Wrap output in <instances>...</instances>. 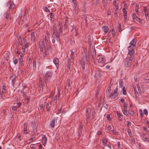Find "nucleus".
<instances>
[{"label": "nucleus", "mask_w": 149, "mask_h": 149, "mask_svg": "<svg viewBox=\"0 0 149 149\" xmlns=\"http://www.w3.org/2000/svg\"><path fill=\"white\" fill-rule=\"evenodd\" d=\"M35 144H32V145H30V147L32 149L33 148L35 147Z\"/></svg>", "instance_id": "61"}, {"label": "nucleus", "mask_w": 149, "mask_h": 149, "mask_svg": "<svg viewBox=\"0 0 149 149\" xmlns=\"http://www.w3.org/2000/svg\"><path fill=\"white\" fill-rule=\"evenodd\" d=\"M70 51L71 52V54L70 55L71 58L74 59V52H73V51L72 50H70Z\"/></svg>", "instance_id": "25"}, {"label": "nucleus", "mask_w": 149, "mask_h": 149, "mask_svg": "<svg viewBox=\"0 0 149 149\" xmlns=\"http://www.w3.org/2000/svg\"><path fill=\"white\" fill-rule=\"evenodd\" d=\"M53 75L52 72L51 71H47L45 75V79L47 81H49L51 79Z\"/></svg>", "instance_id": "4"}, {"label": "nucleus", "mask_w": 149, "mask_h": 149, "mask_svg": "<svg viewBox=\"0 0 149 149\" xmlns=\"http://www.w3.org/2000/svg\"><path fill=\"white\" fill-rule=\"evenodd\" d=\"M135 20L139 22L140 23L142 24L143 22V21L141 19H140L139 18L137 17Z\"/></svg>", "instance_id": "30"}, {"label": "nucleus", "mask_w": 149, "mask_h": 149, "mask_svg": "<svg viewBox=\"0 0 149 149\" xmlns=\"http://www.w3.org/2000/svg\"><path fill=\"white\" fill-rule=\"evenodd\" d=\"M84 19L85 20L86 25H88V21H87V16L86 15H84Z\"/></svg>", "instance_id": "26"}, {"label": "nucleus", "mask_w": 149, "mask_h": 149, "mask_svg": "<svg viewBox=\"0 0 149 149\" xmlns=\"http://www.w3.org/2000/svg\"><path fill=\"white\" fill-rule=\"evenodd\" d=\"M132 18L135 19L138 17L136 15L134 14H132Z\"/></svg>", "instance_id": "44"}, {"label": "nucleus", "mask_w": 149, "mask_h": 149, "mask_svg": "<svg viewBox=\"0 0 149 149\" xmlns=\"http://www.w3.org/2000/svg\"><path fill=\"white\" fill-rule=\"evenodd\" d=\"M127 131H128V133L129 135L130 136V137H132V133L131 132L130 130H128Z\"/></svg>", "instance_id": "39"}, {"label": "nucleus", "mask_w": 149, "mask_h": 149, "mask_svg": "<svg viewBox=\"0 0 149 149\" xmlns=\"http://www.w3.org/2000/svg\"><path fill=\"white\" fill-rule=\"evenodd\" d=\"M17 108L15 106H13L12 108V109L13 110H14L16 111Z\"/></svg>", "instance_id": "64"}, {"label": "nucleus", "mask_w": 149, "mask_h": 149, "mask_svg": "<svg viewBox=\"0 0 149 149\" xmlns=\"http://www.w3.org/2000/svg\"><path fill=\"white\" fill-rule=\"evenodd\" d=\"M123 81L122 79H121L119 81V85L120 87H123Z\"/></svg>", "instance_id": "31"}, {"label": "nucleus", "mask_w": 149, "mask_h": 149, "mask_svg": "<svg viewBox=\"0 0 149 149\" xmlns=\"http://www.w3.org/2000/svg\"><path fill=\"white\" fill-rule=\"evenodd\" d=\"M46 107L47 111H48L50 107L48 103H47L46 104Z\"/></svg>", "instance_id": "37"}, {"label": "nucleus", "mask_w": 149, "mask_h": 149, "mask_svg": "<svg viewBox=\"0 0 149 149\" xmlns=\"http://www.w3.org/2000/svg\"><path fill=\"white\" fill-rule=\"evenodd\" d=\"M139 5L138 3L136 4V5H135V8H139Z\"/></svg>", "instance_id": "62"}, {"label": "nucleus", "mask_w": 149, "mask_h": 149, "mask_svg": "<svg viewBox=\"0 0 149 149\" xmlns=\"http://www.w3.org/2000/svg\"><path fill=\"white\" fill-rule=\"evenodd\" d=\"M31 126L33 127V128H34V130H37V128H35V127H36V125L35 124V123L34 122V121H32L31 122Z\"/></svg>", "instance_id": "23"}, {"label": "nucleus", "mask_w": 149, "mask_h": 149, "mask_svg": "<svg viewBox=\"0 0 149 149\" xmlns=\"http://www.w3.org/2000/svg\"><path fill=\"white\" fill-rule=\"evenodd\" d=\"M145 15L146 16V19H147V20H148L149 19V13L147 14H145Z\"/></svg>", "instance_id": "48"}, {"label": "nucleus", "mask_w": 149, "mask_h": 149, "mask_svg": "<svg viewBox=\"0 0 149 149\" xmlns=\"http://www.w3.org/2000/svg\"><path fill=\"white\" fill-rule=\"evenodd\" d=\"M143 113L144 114H145L146 115H147L148 114V111L147 109H145L143 110Z\"/></svg>", "instance_id": "42"}, {"label": "nucleus", "mask_w": 149, "mask_h": 149, "mask_svg": "<svg viewBox=\"0 0 149 149\" xmlns=\"http://www.w3.org/2000/svg\"><path fill=\"white\" fill-rule=\"evenodd\" d=\"M102 133V132L100 131H98L97 132V134L98 135H100Z\"/></svg>", "instance_id": "60"}, {"label": "nucleus", "mask_w": 149, "mask_h": 149, "mask_svg": "<svg viewBox=\"0 0 149 149\" xmlns=\"http://www.w3.org/2000/svg\"><path fill=\"white\" fill-rule=\"evenodd\" d=\"M19 61L21 63L23 61V59L22 58V57H21L19 59Z\"/></svg>", "instance_id": "55"}, {"label": "nucleus", "mask_w": 149, "mask_h": 149, "mask_svg": "<svg viewBox=\"0 0 149 149\" xmlns=\"http://www.w3.org/2000/svg\"><path fill=\"white\" fill-rule=\"evenodd\" d=\"M42 84V83L41 82V83H40V85H39V87L40 88V89H41V88H43V85Z\"/></svg>", "instance_id": "58"}, {"label": "nucleus", "mask_w": 149, "mask_h": 149, "mask_svg": "<svg viewBox=\"0 0 149 149\" xmlns=\"http://www.w3.org/2000/svg\"><path fill=\"white\" fill-rule=\"evenodd\" d=\"M28 124L26 123L24 124V132L25 134L27 133V127Z\"/></svg>", "instance_id": "15"}, {"label": "nucleus", "mask_w": 149, "mask_h": 149, "mask_svg": "<svg viewBox=\"0 0 149 149\" xmlns=\"http://www.w3.org/2000/svg\"><path fill=\"white\" fill-rule=\"evenodd\" d=\"M50 125L51 127H54L55 125V120H52L50 123Z\"/></svg>", "instance_id": "21"}, {"label": "nucleus", "mask_w": 149, "mask_h": 149, "mask_svg": "<svg viewBox=\"0 0 149 149\" xmlns=\"http://www.w3.org/2000/svg\"><path fill=\"white\" fill-rule=\"evenodd\" d=\"M137 42V39L136 38L133 39L130 43V45L135 46V45Z\"/></svg>", "instance_id": "10"}, {"label": "nucleus", "mask_w": 149, "mask_h": 149, "mask_svg": "<svg viewBox=\"0 0 149 149\" xmlns=\"http://www.w3.org/2000/svg\"><path fill=\"white\" fill-rule=\"evenodd\" d=\"M59 26L60 27L59 29V31H60V32L62 33V29L63 28L62 27V25L61 24H60L59 25Z\"/></svg>", "instance_id": "35"}, {"label": "nucleus", "mask_w": 149, "mask_h": 149, "mask_svg": "<svg viewBox=\"0 0 149 149\" xmlns=\"http://www.w3.org/2000/svg\"><path fill=\"white\" fill-rule=\"evenodd\" d=\"M135 46L130 45L128 47V55L129 56H134L133 55L135 52L134 49Z\"/></svg>", "instance_id": "2"}, {"label": "nucleus", "mask_w": 149, "mask_h": 149, "mask_svg": "<svg viewBox=\"0 0 149 149\" xmlns=\"http://www.w3.org/2000/svg\"><path fill=\"white\" fill-rule=\"evenodd\" d=\"M45 46L43 45H42L41 46H40L39 48L40 49V52L42 53L43 52V49L44 48Z\"/></svg>", "instance_id": "27"}, {"label": "nucleus", "mask_w": 149, "mask_h": 149, "mask_svg": "<svg viewBox=\"0 0 149 149\" xmlns=\"http://www.w3.org/2000/svg\"><path fill=\"white\" fill-rule=\"evenodd\" d=\"M18 62V60L17 58H15L13 60V63L15 64H16Z\"/></svg>", "instance_id": "45"}, {"label": "nucleus", "mask_w": 149, "mask_h": 149, "mask_svg": "<svg viewBox=\"0 0 149 149\" xmlns=\"http://www.w3.org/2000/svg\"><path fill=\"white\" fill-rule=\"evenodd\" d=\"M134 58L135 56H128V58L125 62V66L127 67H128L131 66L132 61L134 59Z\"/></svg>", "instance_id": "1"}, {"label": "nucleus", "mask_w": 149, "mask_h": 149, "mask_svg": "<svg viewBox=\"0 0 149 149\" xmlns=\"http://www.w3.org/2000/svg\"><path fill=\"white\" fill-rule=\"evenodd\" d=\"M115 6V8H114V9L115 10V11H116L118 9V4H116L114 5Z\"/></svg>", "instance_id": "33"}, {"label": "nucleus", "mask_w": 149, "mask_h": 149, "mask_svg": "<svg viewBox=\"0 0 149 149\" xmlns=\"http://www.w3.org/2000/svg\"><path fill=\"white\" fill-rule=\"evenodd\" d=\"M91 112V109L90 108H87L86 111V116L87 118V123L89 122V118L90 117L89 113Z\"/></svg>", "instance_id": "5"}, {"label": "nucleus", "mask_w": 149, "mask_h": 149, "mask_svg": "<svg viewBox=\"0 0 149 149\" xmlns=\"http://www.w3.org/2000/svg\"><path fill=\"white\" fill-rule=\"evenodd\" d=\"M107 129L108 130H111L112 131V125H108V126L107 127Z\"/></svg>", "instance_id": "47"}, {"label": "nucleus", "mask_w": 149, "mask_h": 149, "mask_svg": "<svg viewBox=\"0 0 149 149\" xmlns=\"http://www.w3.org/2000/svg\"><path fill=\"white\" fill-rule=\"evenodd\" d=\"M60 33L59 32H57L56 33V37L57 38V40H58V38L59 37Z\"/></svg>", "instance_id": "36"}, {"label": "nucleus", "mask_w": 149, "mask_h": 149, "mask_svg": "<svg viewBox=\"0 0 149 149\" xmlns=\"http://www.w3.org/2000/svg\"><path fill=\"white\" fill-rule=\"evenodd\" d=\"M143 11L144 12L145 14H148V8L146 6L143 7Z\"/></svg>", "instance_id": "22"}, {"label": "nucleus", "mask_w": 149, "mask_h": 149, "mask_svg": "<svg viewBox=\"0 0 149 149\" xmlns=\"http://www.w3.org/2000/svg\"><path fill=\"white\" fill-rule=\"evenodd\" d=\"M123 95H125L126 94V89L125 87L123 88Z\"/></svg>", "instance_id": "34"}, {"label": "nucleus", "mask_w": 149, "mask_h": 149, "mask_svg": "<svg viewBox=\"0 0 149 149\" xmlns=\"http://www.w3.org/2000/svg\"><path fill=\"white\" fill-rule=\"evenodd\" d=\"M111 34L112 35V36L113 37L115 36V31L113 29H112L111 31Z\"/></svg>", "instance_id": "40"}, {"label": "nucleus", "mask_w": 149, "mask_h": 149, "mask_svg": "<svg viewBox=\"0 0 149 149\" xmlns=\"http://www.w3.org/2000/svg\"><path fill=\"white\" fill-rule=\"evenodd\" d=\"M134 90V94L135 95V96L136 97H137L138 96V94L136 91V90H135V89Z\"/></svg>", "instance_id": "43"}, {"label": "nucleus", "mask_w": 149, "mask_h": 149, "mask_svg": "<svg viewBox=\"0 0 149 149\" xmlns=\"http://www.w3.org/2000/svg\"><path fill=\"white\" fill-rule=\"evenodd\" d=\"M139 112L141 116V117H143V113L142 110L141 109H140L139 110Z\"/></svg>", "instance_id": "41"}, {"label": "nucleus", "mask_w": 149, "mask_h": 149, "mask_svg": "<svg viewBox=\"0 0 149 149\" xmlns=\"http://www.w3.org/2000/svg\"><path fill=\"white\" fill-rule=\"evenodd\" d=\"M40 108L41 110H42L43 109V104H41L40 106Z\"/></svg>", "instance_id": "59"}, {"label": "nucleus", "mask_w": 149, "mask_h": 149, "mask_svg": "<svg viewBox=\"0 0 149 149\" xmlns=\"http://www.w3.org/2000/svg\"><path fill=\"white\" fill-rule=\"evenodd\" d=\"M117 115L119 120H122L123 119V116L122 115L118 112H117Z\"/></svg>", "instance_id": "13"}, {"label": "nucleus", "mask_w": 149, "mask_h": 149, "mask_svg": "<svg viewBox=\"0 0 149 149\" xmlns=\"http://www.w3.org/2000/svg\"><path fill=\"white\" fill-rule=\"evenodd\" d=\"M44 10H45L47 12H49L50 11L49 9L47 8L46 7H45L44 8Z\"/></svg>", "instance_id": "50"}, {"label": "nucleus", "mask_w": 149, "mask_h": 149, "mask_svg": "<svg viewBox=\"0 0 149 149\" xmlns=\"http://www.w3.org/2000/svg\"><path fill=\"white\" fill-rule=\"evenodd\" d=\"M102 145L105 146L106 145L107 142V139L106 138H104L102 139Z\"/></svg>", "instance_id": "19"}, {"label": "nucleus", "mask_w": 149, "mask_h": 149, "mask_svg": "<svg viewBox=\"0 0 149 149\" xmlns=\"http://www.w3.org/2000/svg\"><path fill=\"white\" fill-rule=\"evenodd\" d=\"M18 42L21 45H22V40L21 36L20 35H17V36Z\"/></svg>", "instance_id": "14"}, {"label": "nucleus", "mask_w": 149, "mask_h": 149, "mask_svg": "<svg viewBox=\"0 0 149 149\" xmlns=\"http://www.w3.org/2000/svg\"><path fill=\"white\" fill-rule=\"evenodd\" d=\"M6 87L5 86H3L2 87V92L3 93H5L6 92Z\"/></svg>", "instance_id": "28"}, {"label": "nucleus", "mask_w": 149, "mask_h": 149, "mask_svg": "<svg viewBox=\"0 0 149 149\" xmlns=\"http://www.w3.org/2000/svg\"><path fill=\"white\" fill-rule=\"evenodd\" d=\"M17 54H19L20 56V57H22L23 56V54L21 52V51H17Z\"/></svg>", "instance_id": "38"}, {"label": "nucleus", "mask_w": 149, "mask_h": 149, "mask_svg": "<svg viewBox=\"0 0 149 149\" xmlns=\"http://www.w3.org/2000/svg\"><path fill=\"white\" fill-rule=\"evenodd\" d=\"M7 6L10 9L13 8L14 7V4L12 1L8 2L7 3Z\"/></svg>", "instance_id": "8"}, {"label": "nucleus", "mask_w": 149, "mask_h": 149, "mask_svg": "<svg viewBox=\"0 0 149 149\" xmlns=\"http://www.w3.org/2000/svg\"><path fill=\"white\" fill-rule=\"evenodd\" d=\"M102 29L105 33H106L108 31L109 28L107 26H104L102 27Z\"/></svg>", "instance_id": "12"}, {"label": "nucleus", "mask_w": 149, "mask_h": 149, "mask_svg": "<svg viewBox=\"0 0 149 149\" xmlns=\"http://www.w3.org/2000/svg\"><path fill=\"white\" fill-rule=\"evenodd\" d=\"M40 136H39V137ZM42 139V143L44 146H45L47 143V139L46 135H42L40 136Z\"/></svg>", "instance_id": "7"}, {"label": "nucleus", "mask_w": 149, "mask_h": 149, "mask_svg": "<svg viewBox=\"0 0 149 149\" xmlns=\"http://www.w3.org/2000/svg\"><path fill=\"white\" fill-rule=\"evenodd\" d=\"M118 94L116 92V90H114L111 93V97L113 99H115L117 98Z\"/></svg>", "instance_id": "6"}, {"label": "nucleus", "mask_w": 149, "mask_h": 149, "mask_svg": "<svg viewBox=\"0 0 149 149\" xmlns=\"http://www.w3.org/2000/svg\"><path fill=\"white\" fill-rule=\"evenodd\" d=\"M112 131V132L114 134L117 135L118 134V132H117L115 131L114 130H113Z\"/></svg>", "instance_id": "57"}, {"label": "nucleus", "mask_w": 149, "mask_h": 149, "mask_svg": "<svg viewBox=\"0 0 149 149\" xmlns=\"http://www.w3.org/2000/svg\"><path fill=\"white\" fill-rule=\"evenodd\" d=\"M106 117H107V119H108L109 121H110L111 120V118L110 117V116L109 115H107V116Z\"/></svg>", "instance_id": "46"}, {"label": "nucleus", "mask_w": 149, "mask_h": 149, "mask_svg": "<svg viewBox=\"0 0 149 149\" xmlns=\"http://www.w3.org/2000/svg\"><path fill=\"white\" fill-rule=\"evenodd\" d=\"M130 114H131L132 116H133L134 114V111H131L130 112H129V113Z\"/></svg>", "instance_id": "54"}, {"label": "nucleus", "mask_w": 149, "mask_h": 149, "mask_svg": "<svg viewBox=\"0 0 149 149\" xmlns=\"http://www.w3.org/2000/svg\"><path fill=\"white\" fill-rule=\"evenodd\" d=\"M143 130L146 131V132L147 134H148L149 133V130L148 129V128L146 127H143Z\"/></svg>", "instance_id": "32"}, {"label": "nucleus", "mask_w": 149, "mask_h": 149, "mask_svg": "<svg viewBox=\"0 0 149 149\" xmlns=\"http://www.w3.org/2000/svg\"><path fill=\"white\" fill-rule=\"evenodd\" d=\"M142 139L144 141L146 142H149V139L145 135L143 136V138Z\"/></svg>", "instance_id": "17"}, {"label": "nucleus", "mask_w": 149, "mask_h": 149, "mask_svg": "<svg viewBox=\"0 0 149 149\" xmlns=\"http://www.w3.org/2000/svg\"><path fill=\"white\" fill-rule=\"evenodd\" d=\"M53 62L57 68L58 67L59 59L55 57L53 59Z\"/></svg>", "instance_id": "9"}, {"label": "nucleus", "mask_w": 149, "mask_h": 149, "mask_svg": "<svg viewBox=\"0 0 149 149\" xmlns=\"http://www.w3.org/2000/svg\"><path fill=\"white\" fill-rule=\"evenodd\" d=\"M144 80L145 82L146 83H149V79H144Z\"/></svg>", "instance_id": "51"}, {"label": "nucleus", "mask_w": 149, "mask_h": 149, "mask_svg": "<svg viewBox=\"0 0 149 149\" xmlns=\"http://www.w3.org/2000/svg\"><path fill=\"white\" fill-rule=\"evenodd\" d=\"M3 93L2 92L1 93H0V96H1V98L2 99H3Z\"/></svg>", "instance_id": "63"}, {"label": "nucleus", "mask_w": 149, "mask_h": 149, "mask_svg": "<svg viewBox=\"0 0 149 149\" xmlns=\"http://www.w3.org/2000/svg\"><path fill=\"white\" fill-rule=\"evenodd\" d=\"M31 39L32 41H34L35 39V37L34 32H33L31 34Z\"/></svg>", "instance_id": "20"}, {"label": "nucleus", "mask_w": 149, "mask_h": 149, "mask_svg": "<svg viewBox=\"0 0 149 149\" xmlns=\"http://www.w3.org/2000/svg\"><path fill=\"white\" fill-rule=\"evenodd\" d=\"M33 70H35L36 71V61L35 60H33Z\"/></svg>", "instance_id": "16"}, {"label": "nucleus", "mask_w": 149, "mask_h": 149, "mask_svg": "<svg viewBox=\"0 0 149 149\" xmlns=\"http://www.w3.org/2000/svg\"><path fill=\"white\" fill-rule=\"evenodd\" d=\"M117 147L118 148H120V143L119 142H118L117 143Z\"/></svg>", "instance_id": "52"}, {"label": "nucleus", "mask_w": 149, "mask_h": 149, "mask_svg": "<svg viewBox=\"0 0 149 149\" xmlns=\"http://www.w3.org/2000/svg\"><path fill=\"white\" fill-rule=\"evenodd\" d=\"M122 11L123 13V16L125 19H126L127 18V11L125 8H123L122 9Z\"/></svg>", "instance_id": "11"}, {"label": "nucleus", "mask_w": 149, "mask_h": 149, "mask_svg": "<svg viewBox=\"0 0 149 149\" xmlns=\"http://www.w3.org/2000/svg\"><path fill=\"white\" fill-rule=\"evenodd\" d=\"M68 18L66 19H65V23L64 24V29H67V26H68L67 23H68Z\"/></svg>", "instance_id": "18"}, {"label": "nucleus", "mask_w": 149, "mask_h": 149, "mask_svg": "<svg viewBox=\"0 0 149 149\" xmlns=\"http://www.w3.org/2000/svg\"><path fill=\"white\" fill-rule=\"evenodd\" d=\"M120 101L124 103V102H125V100L123 98H121L120 100Z\"/></svg>", "instance_id": "56"}, {"label": "nucleus", "mask_w": 149, "mask_h": 149, "mask_svg": "<svg viewBox=\"0 0 149 149\" xmlns=\"http://www.w3.org/2000/svg\"><path fill=\"white\" fill-rule=\"evenodd\" d=\"M127 125L128 127H130L131 125V123L130 122L127 121Z\"/></svg>", "instance_id": "53"}, {"label": "nucleus", "mask_w": 149, "mask_h": 149, "mask_svg": "<svg viewBox=\"0 0 149 149\" xmlns=\"http://www.w3.org/2000/svg\"><path fill=\"white\" fill-rule=\"evenodd\" d=\"M106 61L105 57L103 56H100L99 57L98 62L100 66H102L104 65Z\"/></svg>", "instance_id": "3"}, {"label": "nucleus", "mask_w": 149, "mask_h": 149, "mask_svg": "<svg viewBox=\"0 0 149 149\" xmlns=\"http://www.w3.org/2000/svg\"><path fill=\"white\" fill-rule=\"evenodd\" d=\"M124 104L123 105V107L124 109H127V104H126L125 102H124Z\"/></svg>", "instance_id": "49"}, {"label": "nucleus", "mask_w": 149, "mask_h": 149, "mask_svg": "<svg viewBox=\"0 0 149 149\" xmlns=\"http://www.w3.org/2000/svg\"><path fill=\"white\" fill-rule=\"evenodd\" d=\"M9 17L8 13L6 12L4 14V18L7 19Z\"/></svg>", "instance_id": "29"}, {"label": "nucleus", "mask_w": 149, "mask_h": 149, "mask_svg": "<svg viewBox=\"0 0 149 149\" xmlns=\"http://www.w3.org/2000/svg\"><path fill=\"white\" fill-rule=\"evenodd\" d=\"M123 113L124 115L127 116L129 113V112L127 111V109H124Z\"/></svg>", "instance_id": "24"}]
</instances>
